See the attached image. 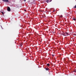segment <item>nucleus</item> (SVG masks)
Here are the masks:
<instances>
[{"mask_svg": "<svg viewBox=\"0 0 76 76\" xmlns=\"http://www.w3.org/2000/svg\"><path fill=\"white\" fill-rule=\"evenodd\" d=\"M62 34L64 36H67L68 35V33L67 32L63 33Z\"/></svg>", "mask_w": 76, "mask_h": 76, "instance_id": "obj_1", "label": "nucleus"}, {"mask_svg": "<svg viewBox=\"0 0 76 76\" xmlns=\"http://www.w3.org/2000/svg\"><path fill=\"white\" fill-rule=\"evenodd\" d=\"M7 10L9 12H10V8L9 7H8Z\"/></svg>", "mask_w": 76, "mask_h": 76, "instance_id": "obj_2", "label": "nucleus"}, {"mask_svg": "<svg viewBox=\"0 0 76 76\" xmlns=\"http://www.w3.org/2000/svg\"><path fill=\"white\" fill-rule=\"evenodd\" d=\"M4 1H5V2H9V0H3Z\"/></svg>", "mask_w": 76, "mask_h": 76, "instance_id": "obj_3", "label": "nucleus"}, {"mask_svg": "<svg viewBox=\"0 0 76 76\" xmlns=\"http://www.w3.org/2000/svg\"><path fill=\"white\" fill-rule=\"evenodd\" d=\"M46 1L47 3H48V2H49V1L48 0H46Z\"/></svg>", "mask_w": 76, "mask_h": 76, "instance_id": "obj_4", "label": "nucleus"}, {"mask_svg": "<svg viewBox=\"0 0 76 76\" xmlns=\"http://www.w3.org/2000/svg\"><path fill=\"white\" fill-rule=\"evenodd\" d=\"M47 66H50V64H47Z\"/></svg>", "mask_w": 76, "mask_h": 76, "instance_id": "obj_5", "label": "nucleus"}, {"mask_svg": "<svg viewBox=\"0 0 76 76\" xmlns=\"http://www.w3.org/2000/svg\"><path fill=\"white\" fill-rule=\"evenodd\" d=\"M73 20H76V18H74L73 19Z\"/></svg>", "mask_w": 76, "mask_h": 76, "instance_id": "obj_6", "label": "nucleus"}, {"mask_svg": "<svg viewBox=\"0 0 76 76\" xmlns=\"http://www.w3.org/2000/svg\"><path fill=\"white\" fill-rule=\"evenodd\" d=\"M60 17L61 18H63V15H60Z\"/></svg>", "mask_w": 76, "mask_h": 76, "instance_id": "obj_7", "label": "nucleus"}, {"mask_svg": "<svg viewBox=\"0 0 76 76\" xmlns=\"http://www.w3.org/2000/svg\"><path fill=\"white\" fill-rule=\"evenodd\" d=\"M45 69L46 70H48V69L47 68H46Z\"/></svg>", "mask_w": 76, "mask_h": 76, "instance_id": "obj_8", "label": "nucleus"}, {"mask_svg": "<svg viewBox=\"0 0 76 76\" xmlns=\"http://www.w3.org/2000/svg\"><path fill=\"white\" fill-rule=\"evenodd\" d=\"M74 8H76V5H75V6L74 7Z\"/></svg>", "mask_w": 76, "mask_h": 76, "instance_id": "obj_9", "label": "nucleus"}, {"mask_svg": "<svg viewBox=\"0 0 76 76\" xmlns=\"http://www.w3.org/2000/svg\"><path fill=\"white\" fill-rule=\"evenodd\" d=\"M1 13L3 14V15L4 14V13H3V12H2Z\"/></svg>", "mask_w": 76, "mask_h": 76, "instance_id": "obj_10", "label": "nucleus"}, {"mask_svg": "<svg viewBox=\"0 0 76 76\" xmlns=\"http://www.w3.org/2000/svg\"><path fill=\"white\" fill-rule=\"evenodd\" d=\"M52 56H54V55H52Z\"/></svg>", "mask_w": 76, "mask_h": 76, "instance_id": "obj_11", "label": "nucleus"}, {"mask_svg": "<svg viewBox=\"0 0 76 76\" xmlns=\"http://www.w3.org/2000/svg\"><path fill=\"white\" fill-rule=\"evenodd\" d=\"M1 26V28L2 29H3V28L2 27V26Z\"/></svg>", "mask_w": 76, "mask_h": 76, "instance_id": "obj_12", "label": "nucleus"}, {"mask_svg": "<svg viewBox=\"0 0 76 76\" xmlns=\"http://www.w3.org/2000/svg\"><path fill=\"white\" fill-rule=\"evenodd\" d=\"M24 1H26V0H24Z\"/></svg>", "mask_w": 76, "mask_h": 76, "instance_id": "obj_13", "label": "nucleus"}, {"mask_svg": "<svg viewBox=\"0 0 76 76\" xmlns=\"http://www.w3.org/2000/svg\"><path fill=\"white\" fill-rule=\"evenodd\" d=\"M25 10V12H26V10Z\"/></svg>", "mask_w": 76, "mask_h": 76, "instance_id": "obj_14", "label": "nucleus"}, {"mask_svg": "<svg viewBox=\"0 0 76 76\" xmlns=\"http://www.w3.org/2000/svg\"><path fill=\"white\" fill-rule=\"evenodd\" d=\"M75 35H76V34H75Z\"/></svg>", "mask_w": 76, "mask_h": 76, "instance_id": "obj_15", "label": "nucleus"}, {"mask_svg": "<svg viewBox=\"0 0 76 76\" xmlns=\"http://www.w3.org/2000/svg\"><path fill=\"white\" fill-rule=\"evenodd\" d=\"M21 46H22V45H21Z\"/></svg>", "mask_w": 76, "mask_h": 76, "instance_id": "obj_16", "label": "nucleus"}]
</instances>
